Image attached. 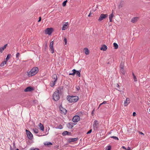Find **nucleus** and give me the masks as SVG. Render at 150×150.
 Returning a JSON list of instances; mask_svg holds the SVG:
<instances>
[{"instance_id": "obj_1", "label": "nucleus", "mask_w": 150, "mask_h": 150, "mask_svg": "<svg viewBox=\"0 0 150 150\" xmlns=\"http://www.w3.org/2000/svg\"><path fill=\"white\" fill-rule=\"evenodd\" d=\"M38 71V69L37 67L33 68L28 73V76H31L36 74Z\"/></svg>"}, {"instance_id": "obj_2", "label": "nucleus", "mask_w": 150, "mask_h": 150, "mask_svg": "<svg viewBox=\"0 0 150 150\" xmlns=\"http://www.w3.org/2000/svg\"><path fill=\"white\" fill-rule=\"evenodd\" d=\"M59 91L58 90H57L54 93L53 95V98L54 100L55 101L58 100L59 98L60 97L59 96Z\"/></svg>"}, {"instance_id": "obj_3", "label": "nucleus", "mask_w": 150, "mask_h": 150, "mask_svg": "<svg viewBox=\"0 0 150 150\" xmlns=\"http://www.w3.org/2000/svg\"><path fill=\"white\" fill-rule=\"evenodd\" d=\"M67 99L69 102H73L75 100V96H68L67 97Z\"/></svg>"}, {"instance_id": "obj_4", "label": "nucleus", "mask_w": 150, "mask_h": 150, "mask_svg": "<svg viewBox=\"0 0 150 150\" xmlns=\"http://www.w3.org/2000/svg\"><path fill=\"white\" fill-rule=\"evenodd\" d=\"M99 122L97 120H95L93 122V129L95 130H97L98 127Z\"/></svg>"}, {"instance_id": "obj_5", "label": "nucleus", "mask_w": 150, "mask_h": 150, "mask_svg": "<svg viewBox=\"0 0 150 150\" xmlns=\"http://www.w3.org/2000/svg\"><path fill=\"white\" fill-rule=\"evenodd\" d=\"M108 15L107 14H104L102 13L100 14L99 18L98 19V21H101L103 20V19L106 18L108 16Z\"/></svg>"}, {"instance_id": "obj_6", "label": "nucleus", "mask_w": 150, "mask_h": 150, "mask_svg": "<svg viewBox=\"0 0 150 150\" xmlns=\"http://www.w3.org/2000/svg\"><path fill=\"white\" fill-rule=\"evenodd\" d=\"M26 134L28 138L30 139H32L33 138V135L32 133L29 130L26 129Z\"/></svg>"}, {"instance_id": "obj_7", "label": "nucleus", "mask_w": 150, "mask_h": 150, "mask_svg": "<svg viewBox=\"0 0 150 150\" xmlns=\"http://www.w3.org/2000/svg\"><path fill=\"white\" fill-rule=\"evenodd\" d=\"M53 29L52 28H47L45 30V33L46 34L50 35L53 31Z\"/></svg>"}, {"instance_id": "obj_8", "label": "nucleus", "mask_w": 150, "mask_h": 150, "mask_svg": "<svg viewBox=\"0 0 150 150\" xmlns=\"http://www.w3.org/2000/svg\"><path fill=\"white\" fill-rule=\"evenodd\" d=\"M53 42L52 41L50 42L49 46L50 50V51L52 53H53L54 52V50L53 47Z\"/></svg>"}, {"instance_id": "obj_9", "label": "nucleus", "mask_w": 150, "mask_h": 150, "mask_svg": "<svg viewBox=\"0 0 150 150\" xmlns=\"http://www.w3.org/2000/svg\"><path fill=\"white\" fill-rule=\"evenodd\" d=\"M59 109L61 113L62 114L65 115L67 113V110L65 108H63L62 106H60Z\"/></svg>"}, {"instance_id": "obj_10", "label": "nucleus", "mask_w": 150, "mask_h": 150, "mask_svg": "<svg viewBox=\"0 0 150 150\" xmlns=\"http://www.w3.org/2000/svg\"><path fill=\"white\" fill-rule=\"evenodd\" d=\"M130 103V100L129 98H127L126 100L124 102V105L125 106H127Z\"/></svg>"}, {"instance_id": "obj_11", "label": "nucleus", "mask_w": 150, "mask_h": 150, "mask_svg": "<svg viewBox=\"0 0 150 150\" xmlns=\"http://www.w3.org/2000/svg\"><path fill=\"white\" fill-rule=\"evenodd\" d=\"M75 123L72 122H70L67 124V127L69 129L71 128L74 125Z\"/></svg>"}, {"instance_id": "obj_12", "label": "nucleus", "mask_w": 150, "mask_h": 150, "mask_svg": "<svg viewBox=\"0 0 150 150\" xmlns=\"http://www.w3.org/2000/svg\"><path fill=\"white\" fill-rule=\"evenodd\" d=\"M33 90V88L31 86H28L27 87L25 90V92L31 91Z\"/></svg>"}, {"instance_id": "obj_13", "label": "nucleus", "mask_w": 150, "mask_h": 150, "mask_svg": "<svg viewBox=\"0 0 150 150\" xmlns=\"http://www.w3.org/2000/svg\"><path fill=\"white\" fill-rule=\"evenodd\" d=\"M62 134L63 136H65L67 135H71V133L70 132H69L67 131H64Z\"/></svg>"}, {"instance_id": "obj_14", "label": "nucleus", "mask_w": 150, "mask_h": 150, "mask_svg": "<svg viewBox=\"0 0 150 150\" xmlns=\"http://www.w3.org/2000/svg\"><path fill=\"white\" fill-rule=\"evenodd\" d=\"M52 78L53 80L52 81H53L54 82H56L57 80V76L56 74H54L52 76Z\"/></svg>"}, {"instance_id": "obj_15", "label": "nucleus", "mask_w": 150, "mask_h": 150, "mask_svg": "<svg viewBox=\"0 0 150 150\" xmlns=\"http://www.w3.org/2000/svg\"><path fill=\"white\" fill-rule=\"evenodd\" d=\"M69 25V24L68 23H65L64 24L62 28V30H66L68 27V25Z\"/></svg>"}, {"instance_id": "obj_16", "label": "nucleus", "mask_w": 150, "mask_h": 150, "mask_svg": "<svg viewBox=\"0 0 150 150\" xmlns=\"http://www.w3.org/2000/svg\"><path fill=\"white\" fill-rule=\"evenodd\" d=\"M81 69H80V70L79 71L76 70V75L77 76H78L79 77L80 76V72H81Z\"/></svg>"}, {"instance_id": "obj_17", "label": "nucleus", "mask_w": 150, "mask_h": 150, "mask_svg": "<svg viewBox=\"0 0 150 150\" xmlns=\"http://www.w3.org/2000/svg\"><path fill=\"white\" fill-rule=\"evenodd\" d=\"M138 18L137 17L133 18L131 20V21L132 23H134L138 21Z\"/></svg>"}, {"instance_id": "obj_18", "label": "nucleus", "mask_w": 150, "mask_h": 150, "mask_svg": "<svg viewBox=\"0 0 150 150\" xmlns=\"http://www.w3.org/2000/svg\"><path fill=\"white\" fill-rule=\"evenodd\" d=\"M114 16L113 14V13L112 12L111 14L109 16V19L110 20V22H112V18Z\"/></svg>"}, {"instance_id": "obj_19", "label": "nucleus", "mask_w": 150, "mask_h": 150, "mask_svg": "<svg viewBox=\"0 0 150 150\" xmlns=\"http://www.w3.org/2000/svg\"><path fill=\"white\" fill-rule=\"evenodd\" d=\"M107 46L104 45L100 48V50L103 51H105L107 50Z\"/></svg>"}, {"instance_id": "obj_20", "label": "nucleus", "mask_w": 150, "mask_h": 150, "mask_svg": "<svg viewBox=\"0 0 150 150\" xmlns=\"http://www.w3.org/2000/svg\"><path fill=\"white\" fill-rule=\"evenodd\" d=\"M39 127L40 130L42 131L44 130V127L43 125L40 123L39 124Z\"/></svg>"}, {"instance_id": "obj_21", "label": "nucleus", "mask_w": 150, "mask_h": 150, "mask_svg": "<svg viewBox=\"0 0 150 150\" xmlns=\"http://www.w3.org/2000/svg\"><path fill=\"white\" fill-rule=\"evenodd\" d=\"M80 118L78 115H76V122H78L80 120Z\"/></svg>"}, {"instance_id": "obj_22", "label": "nucleus", "mask_w": 150, "mask_h": 150, "mask_svg": "<svg viewBox=\"0 0 150 150\" xmlns=\"http://www.w3.org/2000/svg\"><path fill=\"white\" fill-rule=\"evenodd\" d=\"M63 89V87L62 86H60L58 88L57 90H58L59 92V91L61 92L62 91Z\"/></svg>"}, {"instance_id": "obj_23", "label": "nucleus", "mask_w": 150, "mask_h": 150, "mask_svg": "<svg viewBox=\"0 0 150 150\" xmlns=\"http://www.w3.org/2000/svg\"><path fill=\"white\" fill-rule=\"evenodd\" d=\"M56 83V82H54L53 81H52L50 83V86L51 87L54 86L55 85Z\"/></svg>"}, {"instance_id": "obj_24", "label": "nucleus", "mask_w": 150, "mask_h": 150, "mask_svg": "<svg viewBox=\"0 0 150 150\" xmlns=\"http://www.w3.org/2000/svg\"><path fill=\"white\" fill-rule=\"evenodd\" d=\"M85 50V53L86 54L88 55L89 54V51L88 48H85L84 49Z\"/></svg>"}, {"instance_id": "obj_25", "label": "nucleus", "mask_w": 150, "mask_h": 150, "mask_svg": "<svg viewBox=\"0 0 150 150\" xmlns=\"http://www.w3.org/2000/svg\"><path fill=\"white\" fill-rule=\"evenodd\" d=\"M68 141L69 142H74L75 141V138H70L68 139Z\"/></svg>"}, {"instance_id": "obj_26", "label": "nucleus", "mask_w": 150, "mask_h": 150, "mask_svg": "<svg viewBox=\"0 0 150 150\" xmlns=\"http://www.w3.org/2000/svg\"><path fill=\"white\" fill-rule=\"evenodd\" d=\"M120 72L123 75L125 74V71L124 68L120 69Z\"/></svg>"}, {"instance_id": "obj_27", "label": "nucleus", "mask_w": 150, "mask_h": 150, "mask_svg": "<svg viewBox=\"0 0 150 150\" xmlns=\"http://www.w3.org/2000/svg\"><path fill=\"white\" fill-rule=\"evenodd\" d=\"M124 63L123 62H121L120 65V69L124 68Z\"/></svg>"}, {"instance_id": "obj_28", "label": "nucleus", "mask_w": 150, "mask_h": 150, "mask_svg": "<svg viewBox=\"0 0 150 150\" xmlns=\"http://www.w3.org/2000/svg\"><path fill=\"white\" fill-rule=\"evenodd\" d=\"M6 64V61H3L0 65L1 67H3L4 65V64Z\"/></svg>"}, {"instance_id": "obj_29", "label": "nucleus", "mask_w": 150, "mask_h": 150, "mask_svg": "<svg viewBox=\"0 0 150 150\" xmlns=\"http://www.w3.org/2000/svg\"><path fill=\"white\" fill-rule=\"evenodd\" d=\"M113 45L115 48L116 49H117L118 48V45L116 43H113Z\"/></svg>"}, {"instance_id": "obj_30", "label": "nucleus", "mask_w": 150, "mask_h": 150, "mask_svg": "<svg viewBox=\"0 0 150 150\" xmlns=\"http://www.w3.org/2000/svg\"><path fill=\"white\" fill-rule=\"evenodd\" d=\"M44 144L45 145H47L48 146L49 145H52V144L51 142H47L44 143Z\"/></svg>"}, {"instance_id": "obj_31", "label": "nucleus", "mask_w": 150, "mask_h": 150, "mask_svg": "<svg viewBox=\"0 0 150 150\" xmlns=\"http://www.w3.org/2000/svg\"><path fill=\"white\" fill-rule=\"evenodd\" d=\"M63 128V127H62V126L60 124L59 126H57V127H56V128L61 129H62Z\"/></svg>"}, {"instance_id": "obj_32", "label": "nucleus", "mask_w": 150, "mask_h": 150, "mask_svg": "<svg viewBox=\"0 0 150 150\" xmlns=\"http://www.w3.org/2000/svg\"><path fill=\"white\" fill-rule=\"evenodd\" d=\"M11 56V54H9L7 55V57H6V61H7L9 59Z\"/></svg>"}, {"instance_id": "obj_33", "label": "nucleus", "mask_w": 150, "mask_h": 150, "mask_svg": "<svg viewBox=\"0 0 150 150\" xmlns=\"http://www.w3.org/2000/svg\"><path fill=\"white\" fill-rule=\"evenodd\" d=\"M20 54L19 52H17L16 54V58L17 59V60L19 59V57Z\"/></svg>"}, {"instance_id": "obj_34", "label": "nucleus", "mask_w": 150, "mask_h": 150, "mask_svg": "<svg viewBox=\"0 0 150 150\" xmlns=\"http://www.w3.org/2000/svg\"><path fill=\"white\" fill-rule=\"evenodd\" d=\"M67 0H66L65 1H64L63 3H62V6H66V3H67Z\"/></svg>"}, {"instance_id": "obj_35", "label": "nucleus", "mask_w": 150, "mask_h": 150, "mask_svg": "<svg viewBox=\"0 0 150 150\" xmlns=\"http://www.w3.org/2000/svg\"><path fill=\"white\" fill-rule=\"evenodd\" d=\"M33 130L35 133H38V130L36 128L33 129Z\"/></svg>"}, {"instance_id": "obj_36", "label": "nucleus", "mask_w": 150, "mask_h": 150, "mask_svg": "<svg viewBox=\"0 0 150 150\" xmlns=\"http://www.w3.org/2000/svg\"><path fill=\"white\" fill-rule=\"evenodd\" d=\"M73 73H70L69 74V75H74L75 74V69H73L72 71Z\"/></svg>"}, {"instance_id": "obj_37", "label": "nucleus", "mask_w": 150, "mask_h": 150, "mask_svg": "<svg viewBox=\"0 0 150 150\" xmlns=\"http://www.w3.org/2000/svg\"><path fill=\"white\" fill-rule=\"evenodd\" d=\"M110 137L113 138L115 140H118V137H116L113 136L111 137Z\"/></svg>"}, {"instance_id": "obj_38", "label": "nucleus", "mask_w": 150, "mask_h": 150, "mask_svg": "<svg viewBox=\"0 0 150 150\" xmlns=\"http://www.w3.org/2000/svg\"><path fill=\"white\" fill-rule=\"evenodd\" d=\"M111 149V147L110 146H108L106 148V150H110Z\"/></svg>"}, {"instance_id": "obj_39", "label": "nucleus", "mask_w": 150, "mask_h": 150, "mask_svg": "<svg viewBox=\"0 0 150 150\" xmlns=\"http://www.w3.org/2000/svg\"><path fill=\"white\" fill-rule=\"evenodd\" d=\"M30 150H40L39 149L37 148H32L30 149Z\"/></svg>"}, {"instance_id": "obj_40", "label": "nucleus", "mask_w": 150, "mask_h": 150, "mask_svg": "<svg viewBox=\"0 0 150 150\" xmlns=\"http://www.w3.org/2000/svg\"><path fill=\"white\" fill-rule=\"evenodd\" d=\"M7 45V44H6L4 45L3 47H1V49H2V50H4L6 48Z\"/></svg>"}, {"instance_id": "obj_41", "label": "nucleus", "mask_w": 150, "mask_h": 150, "mask_svg": "<svg viewBox=\"0 0 150 150\" xmlns=\"http://www.w3.org/2000/svg\"><path fill=\"white\" fill-rule=\"evenodd\" d=\"M133 79L134 81H137V79L135 76H133Z\"/></svg>"}, {"instance_id": "obj_42", "label": "nucleus", "mask_w": 150, "mask_h": 150, "mask_svg": "<svg viewBox=\"0 0 150 150\" xmlns=\"http://www.w3.org/2000/svg\"><path fill=\"white\" fill-rule=\"evenodd\" d=\"M64 44L65 45H66L67 44V39L65 38L64 39Z\"/></svg>"}, {"instance_id": "obj_43", "label": "nucleus", "mask_w": 150, "mask_h": 150, "mask_svg": "<svg viewBox=\"0 0 150 150\" xmlns=\"http://www.w3.org/2000/svg\"><path fill=\"white\" fill-rule=\"evenodd\" d=\"M79 98L78 96H76V102L78 101L79 100Z\"/></svg>"}, {"instance_id": "obj_44", "label": "nucleus", "mask_w": 150, "mask_h": 150, "mask_svg": "<svg viewBox=\"0 0 150 150\" xmlns=\"http://www.w3.org/2000/svg\"><path fill=\"white\" fill-rule=\"evenodd\" d=\"M92 130L91 129L87 133V134L90 133L92 132Z\"/></svg>"}, {"instance_id": "obj_45", "label": "nucleus", "mask_w": 150, "mask_h": 150, "mask_svg": "<svg viewBox=\"0 0 150 150\" xmlns=\"http://www.w3.org/2000/svg\"><path fill=\"white\" fill-rule=\"evenodd\" d=\"M75 115L74 116V117H73V119H72V120H73V122H75Z\"/></svg>"}, {"instance_id": "obj_46", "label": "nucleus", "mask_w": 150, "mask_h": 150, "mask_svg": "<svg viewBox=\"0 0 150 150\" xmlns=\"http://www.w3.org/2000/svg\"><path fill=\"white\" fill-rule=\"evenodd\" d=\"M41 20V17H40L39 18V20L38 21V22H40Z\"/></svg>"}, {"instance_id": "obj_47", "label": "nucleus", "mask_w": 150, "mask_h": 150, "mask_svg": "<svg viewBox=\"0 0 150 150\" xmlns=\"http://www.w3.org/2000/svg\"><path fill=\"white\" fill-rule=\"evenodd\" d=\"M136 112H134L133 113V115L134 116H136Z\"/></svg>"}, {"instance_id": "obj_48", "label": "nucleus", "mask_w": 150, "mask_h": 150, "mask_svg": "<svg viewBox=\"0 0 150 150\" xmlns=\"http://www.w3.org/2000/svg\"><path fill=\"white\" fill-rule=\"evenodd\" d=\"M3 50L1 49V47H0V53H2Z\"/></svg>"}, {"instance_id": "obj_49", "label": "nucleus", "mask_w": 150, "mask_h": 150, "mask_svg": "<svg viewBox=\"0 0 150 150\" xmlns=\"http://www.w3.org/2000/svg\"><path fill=\"white\" fill-rule=\"evenodd\" d=\"M10 150H13V149L12 148L11 146H10Z\"/></svg>"}, {"instance_id": "obj_50", "label": "nucleus", "mask_w": 150, "mask_h": 150, "mask_svg": "<svg viewBox=\"0 0 150 150\" xmlns=\"http://www.w3.org/2000/svg\"><path fill=\"white\" fill-rule=\"evenodd\" d=\"M107 103V102L106 101H104L102 103V104H105Z\"/></svg>"}, {"instance_id": "obj_51", "label": "nucleus", "mask_w": 150, "mask_h": 150, "mask_svg": "<svg viewBox=\"0 0 150 150\" xmlns=\"http://www.w3.org/2000/svg\"><path fill=\"white\" fill-rule=\"evenodd\" d=\"M139 134H142V135H144V134L142 132H139Z\"/></svg>"}, {"instance_id": "obj_52", "label": "nucleus", "mask_w": 150, "mask_h": 150, "mask_svg": "<svg viewBox=\"0 0 150 150\" xmlns=\"http://www.w3.org/2000/svg\"><path fill=\"white\" fill-rule=\"evenodd\" d=\"M76 89L77 90H79L80 89V87L79 86L76 87Z\"/></svg>"}, {"instance_id": "obj_53", "label": "nucleus", "mask_w": 150, "mask_h": 150, "mask_svg": "<svg viewBox=\"0 0 150 150\" xmlns=\"http://www.w3.org/2000/svg\"><path fill=\"white\" fill-rule=\"evenodd\" d=\"M130 147H128V149H126V150H130Z\"/></svg>"}, {"instance_id": "obj_54", "label": "nucleus", "mask_w": 150, "mask_h": 150, "mask_svg": "<svg viewBox=\"0 0 150 150\" xmlns=\"http://www.w3.org/2000/svg\"><path fill=\"white\" fill-rule=\"evenodd\" d=\"M45 48H46V47H47V43L45 44Z\"/></svg>"}, {"instance_id": "obj_55", "label": "nucleus", "mask_w": 150, "mask_h": 150, "mask_svg": "<svg viewBox=\"0 0 150 150\" xmlns=\"http://www.w3.org/2000/svg\"><path fill=\"white\" fill-rule=\"evenodd\" d=\"M122 148L124 149H126V148L124 146H122Z\"/></svg>"}, {"instance_id": "obj_56", "label": "nucleus", "mask_w": 150, "mask_h": 150, "mask_svg": "<svg viewBox=\"0 0 150 150\" xmlns=\"http://www.w3.org/2000/svg\"><path fill=\"white\" fill-rule=\"evenodd\" d=\"M91 12H90V14L88 15V17H89V16H90V15H91Z\"/></svg>"}, {"instance_id": "obj_57", "label": "nucleus", "mask_w": 150, "mask_h": 150, "mask_svg": "<svg viewBox=\"0 0 150 150\" xmlns=\"http://www.w3.org/2000/svg\"><path fill=\"white\" fill-rule=\"evenodd\" d=\"M132 74L133 76H135L133 72L132 73Z\"/></svg>"}, {"instance_id": "obj_58", "label": "nucleus", "mask_w": 150, "mask_h": 150, "mask_svg": "<svg viewBox=\"0 0 150 150\" xmlns=\"http://www.w3.org/2000/svg\"><path fill=\"white\" fill-rule=\"evenodd\" d=\"M13 146H15V143H13Z\"/></svg>"}, {"instance_id": "obj_59", "label": "nucleus", "mask_w": 150, "mask_h": 150, "mask_svg": "<svg viewBox=\"0 0 150 150\" xmlns=\"http://www.w3.org/2000/svg\"><path fill=\"white\" fill-rule=\"evenodd\" d=\"M117 87H119V85L118 84H117Z\"/></svg>"}, {"instance_id": "obj_60", "label": "nucleus", "mask_w": 150, "mask_h": 150, "mask_svg": "<svg viewBox=\"0 0 150 150\" xmlns=\"http://www.w3.org/2000/svg\"><path fill=\"white\" fill-rule=\"evenodd\" d=\"M101 105H100H100H99L98 107V108H99V107H100V106Z\"/></svg>"}, {"instance_id": "obj_61", "label": "nucleus", "mask_w": 150, "mask_h": 150, "mask_svg": "<svg viewBox=\"0 0 150 150\" xmlns=\"http://www.w3.org/2000/svg\"><path fill=\"white\" fill-rule=\"evenodd\" d=\"M78 139V138H76V141Z\"/></svg>"}, {"instance_id": "obj_62", "label": "nucleus", "mask_w": 150, "mask_h": 150, "mask_svg": "<svg viewBox=\"0 0 150 150\" xmlns=\"http://www.w3.org/2000/svg\"><path fill=\"white\" fill-rule=\"evenodd\" d=\"M94 110H93V111H92V113L93 112V111H94Z\"/></svg>"}, {"instance_id": "obj_63", "label": "nucleus", "mask_w": 150, "mask_h": 150, "mask_svg": "<svg viewBox=\"0 0 150 150\" xmlns=\"http://www.w3.org/2000/svg\"><path fill=\"white\" fill-rule=\"evenodd\" d=\"M16 150H19L18 149H16Z\"/></svg>"}, {"instance_id": "obj_64", "label": "nucleus", "mask_w": 150, "mask_h": 150, "mask_svg": "<svg viewBox=\"0 0 150 150\" xmlns=\"http://www.w3.org/2000/svg\"><path fill=\"white\" fill-rule=\"evenodd\" d=\"M100 104V105H103V104H102V103H101Z\"/></svg>"}]
</instances>
